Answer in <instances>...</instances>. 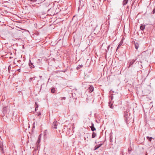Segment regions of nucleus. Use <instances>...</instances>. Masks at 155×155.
Segmentation results:
<instances>
[{"instance_id": "obj_16", "label": "nucleus", "mask_w": 155, "mask_h": 155, "mask_svg": "<svg viewBox=\"0 0 155 155\" xmlns=\"http://www.w3.org/2000/svg\"><path fill=\"white\" fill-rule=\"evenodd\" d=\"M135 48H139V45L138 43H136L135 44Z\"/></svg>"}, {"instance_id": "obj_23", "label": "nucleus", "mask_w": 155, "mask_h": 155, "mask_svg": "<svg viewBox=\"0 0 155 155\" xmlns=\"http://www.w3.org/2000/svg\"><path fill=\"white\" fill-rule=\"evenodd\" d=\"M37 114H38V116H39L40 115H41V113L40 112H38Z\"/></svg>"}, {"instance_id": "obj_9", "label": "nucleus", "mask_w": 155, "mask_h": 155, "mask_svg": "<svg viewBox=\"0 0 155 155\" xmlns=\"http://www.w3.org/2000/svg\"><path fill=\"white\" fill-rule=\"evenodd\" d=\"M136 60H133L131 61L130 62L129 67L131 66L135 62Z\"/></svg>"}, {"instance_id": "obj_12", "label": "nucleus", "mask_w": 155, "mask_h": 155, "mask_svg": "<svg viewBox=\"0 0 155 155\" xmlns=\"http://www.w3.org/2000/svg\"><path fill=\"white\" fill-rule=\"evenodd\" d=\"M97 135L94 132H93L92 134V138H94Z\"/></svg>"}, {"instance_id": "obj_34", "label": "nucleus", "mask_w": 155, "mask_h": 155, "mask_svg": "<svg viewBox=\"0 0 155 155\" xmlns=\"http://www.w3.org/2000/svg\"><path fill=\"white\" fill-rule=\"evenodd\" d=\"M32 0H30V1H32Z\"/></svg>"}, {"instance_id": "obj_8", "label": "nucleus", "mask_w": 155, "mask_h": 155, "mask_svg": "<svg viewBox=\"0 0 155 155\" xmlns=\"http://www.w3.org/2000/svg\"><path fill=\"white\" fill-rule=\"evenodd\" d=\"M123 39H122L121 40L120 43V44H119L117 48H120V46L122 45L123 43Z\"/></svg>"}, {"instance_id": "obj_24", "label": "nucleus", "mask_w": 155, "mask_h": 155, "mask_svg": "<svg viewBox=\"0 0 155 155\" xmlns=\"http://www.w3.org/2000/svg\"><path fill=\"white\" fill-rule=\"evenodd\" d=\"M66 98L65 97H63L62 98L61 100H65V99Z\"/></svg>"}, {"instance_id": "obj_29", "label": "nucleus", "mask_w": 155, "mask_h": 155, "mask_svg": "<svg viewBox=\"0 0 155 155\" xmlns=\"http://www.w3.org/2000/svg\"><path fill=\"white\" fill-rule=\"evenodd\" d=\"M130 151H131L130 150H128V152Z\"/></svg>"}, {"instance_id": "obj_14", "label": "nucleus", "mask_w": 155, "mask_h": 155, "mask_svg": "<svg viewBox=\"0 0 155 155\" xmlns=\"http://www.w3.org/2000/svg\"><path fill=\"white\" fill-rule=\"evenodd\" d=\"M55 89L54 87H53L51 88V92L52 93H54L55 92Z\"/></svg>"}, {"instance_id": "obj_11", "label": "nucleus", "mask_w": 155, "mask_h": 155, "mask_svg": "<svg viewBox=\"0 0 155 155\" xmlns=\"http://www.w3.org/2000/svg\"><path fill=\"white\" fill-rule=\"evenodd\" d=\"M128 2V0H124L123 2V5H125L127 4Z\"/></svg>"}, {"instance_id": "obj_3", "label": "nucleus", "mask_w": 155, "mask_h": 155, "mask_svg": "<svg viewBox=\"0 0 155 155\" xmlns=\"http://www.w3.org/2000/svg\"><path fill=\"white\" fill-rule=\"evenodd\" d=\"M58 124V123L57 121H54L53 123L52 127L54 129H56L57 128Z\"/></svg>"}, {"instance_id": "obj_13", "label": "nucleus", "mask_w": 155, "mask_h": 155, "mask_svg": "<svg viewBox=\"0 0 155 155\" xmlns=\"http://www.w3.org/2000/svg\"><path fill=\"white\" fill-rule=\"evenodd\" d=\"M35 111H36V108H38V105L37 102H35Z\"/></svg>"}, {"instance_id": "obj_7", "label": "nucleus", "mask_w": 155, "mask_h": 155, "mask_svg": "<svg viewBox=\"0 0 155 155\" xmlns=\"http://www.w3.org/2000/svg\"><path fill=\"white\" fill-rule=\"evenodd\" d=\"M29 65L30 66V68H35V66L33 64L31 63L30 60L29 61Z\"/></svg>"}, {"instance_id": "obj_17", "label": "nucleus", "mask_w": 155, "mask_h": 155, "mask_svg": "<svg viewBox=\"0 0 155 155\" xmlns=\"http://www.w3.org/2000/svg\"><path fill=\"white\" fill-rule=\"evenodd\" d=\"M99 148V147L97 145V146H96L94 147V150H96L98 148Z\"/></svg>"}, {"instance_id": "obj_18", "label": "nucleus", "mask_w": 155, "mask_h": 155, "mask_svg": "<svg viewBox=\"0 0 155 155\" xmlns=\"http://www.w3.org/2000/svg\"><path fill=\"white\" fill-rule=\"evenodd\" d=\"M81 68V67H80V65H78L77 66V68H76V69H77V70H79V69H80V68Z\"/></svg>"}, {"instance_id": "obj_25", "label": "nucleus", "mask_w": 155, "mask_h": 155, "mask_svg": "<svg viewBox=\"0 0 155 155\" xmlns=\"http://www.w3.org/2000/svg\"><path fill=\"white\" fill-rule=\"evenodd\" d=\"M102 144H99V145H98V146H99V147H100L101 146V145H102Z\"/></svg>"}, {"instance_id": "obj_31", "label": "nucleus", "mask_w": 155, "mask_h": 155, "mask_svg": "<svg viewBox=\"0 0 155 155\" xmlns=\"http://www.w3.org/2000/svg\"><path fill=\"white\" fill-rule=\"evenodd\" d=\"M110 141H111V140H112L111 139V138L110 139Z\"/></svg>"}, {"instance_id": "obj_35", "label": "nucleus", "mask_w": 155, "mask_h": 155, "mask_svg": "<svg viewBox=\"0 0 155 155\" xmlns=\"http://www.w3.org/2000/svg\"><path fill=\"white\" fill-rule=\"evenodd\" d=\"M10 66H9V67H10ZM8 69H9V68H8Z\"/></svg>"}, {"instance_id": "obj_26", "label": "nucleus", "mask_w": 155, "mask_h": 155, "mask_svg": "<svg viewBox=\"0 0 155 155\" xmlns=\"http://www.w3.org/2000/svg\"><path fill=\"white\" fill-rule=\"evenodd\" d=\"M18 71H19V72H20L21 71V69H18Z\"/></svg>"}, {"instance_id": "obj_4", "label": "nucleus", "mask_w": 155, "mask_h": 155, "mask_svg": "<svg viewBox=\"0 0 155 155\" xmlns=\"http://www.w3.org/2000/svg\"><path fill=\"white\" fill-rule=\"evenodd\" d=\"M94 87L92 85L90 86L87 89V90L90 93L94 91Z\"/></svg>"}, {"instance_id": "obj_21", "label": "nucleus", "mask_w": 155, "mask_h": 155, "mask_svg": "<svg viewBox=\"0 0 155 155\" xmlns=\"http://www.w3.org/2000/svg\"><path fill=\"white\" fill-rule=\"evenodd\" d=\"M113 94H112L110 96V98L111 100H112L113 98Z\"/></svg>"}, {"instance_id": "obj_32", "label": "nucleus", "mask_w": 155, "mask_h": 155, "mask_svg": "<svg viewBox=\"0 0 155 155\" xmlns=\"http://www.w3.org/2000/svg\"><path fill=\"white\" fill-rule=\"evenodd\" d=\"M110 141H111V140H112L111 139V138L110 139Z\"/></svg>"}, {"instance_id": "obj_15", "label": "nucleus", "mask_w": 155, "mask_h": 155, "mask_svg": "<svg viewBox=\"0 0 155 155\" xmlns=\"http://www.w3.org/2000/svg\"><path fill=\"white\" fill-rule=\"evenodd\" d=\"M147 139L148 140L150 141H151L152 140V137H149L147 136Z\"/></svg>"}, {"instance_id": "obj_30", "label": "nucleus", "mask_w": 155, "mask_h": 155, "mask_svg": "<svg viewBox=\"0 0 155 155\" xmlns=\"http://www.w3.org/2000/svg\"><path fill=\"white\" fill-rule=\"evenodd\" d=\"M37 110H38V108H36V111Z\"/></svg>"}, {"instance_id": "obj_6", "label": "nucleus", "mask_w": 155, "mask_h": 155, "mask_svg": "<svg viewBox=\"0 0 155 155\" xmlns=\"http://www.w3.org/2000/svg\"><path fill=\"white\" fill-rule=\"evenodd\" d=\"M91 126H90V128H91V130L92 131H94V130H96V128L94 127V124L93 123H91Z\"/></svg>"}, {"instance_id": "obj_33", "label": "nucleus", "mask_w": 155, "mask_h": 155, "mask_svg": "<svg viewBox=\"0 0 155 155\" xmlns=\"http://www.w3.org/2000/svg\"><path fill=\"white\" fill-rule=\"evenodd\" d=\"M40 78H41L42 77V76H40Z\"/></svg>"}, {"instance_id": "obj_2", "label": "nucleus", "mask_w": 155, "mask_h": 155, "mask_svg": "<svg viewBox=\"0 0 155 155\" xmlns=\"http://www.w3.org/2000/svg\"><path fill=\"white\" fill-rule=\"evenodd\" d=\"M124 117L125 121L127 124L129 123V121L130 120V118L129 117L127 112H124Z\"/></svg>"}, {"instance_id": "obj_20", "label": "nucleus", "mask_w": 155, "mask_h": 155, "mask_svg": "<svg viewBox=\"0 0 155 155\" xmlns=\"http://www.w3.org/2000/svg\"><path fill=\"white\" fill-rule=\"evenodd\" d=\"M110 104H109V105L110 106V108H111L112 109H113V107H112V104H111V105H110Z\"/></svg>"}, {"instance_id": "obj_19", "label": "nucleus", "mask_w": 155, "mask_h": 155, "mask_svg": "<svg viewBox=\"0 0 155 155\" xmlns=\"http://www.w3.org/2000/svg\"><path fill=\"white\" fill-rule=\"evenodd\" d=\"M152 14H154L155 13V8L153 9L152 11Z\"/></svg>"}, {"instance_id": "obj_1", "label": "nucleus", "mask_w": 155, "mask_h": 155, "mask_svg": "<svg viewBox=\"0 0 155 155\" xmlns=\"http://www.w3.org/2000/svg\"><path fill=\"white\" fill-rule=\"evenodd\" d=\"M10 108L9 105L5 106L3 107L2 112L4 114L3 116L5 115V114L8 113V114L10 112Z\"/></svg>"}, {"instance_id": "obj_28", "label": "nucleus", "mask_w": 155, "mask_h": 155, "mask_svg": "<svg viewBox=\"0 0 155 155\" xmlns=\"http://www.w3.org/2000/svg\"><path fill=\"white\" fill-rule=\"evenodd\" d=\"M109 47H110V46H108V47H107V49L109 48Z\"/></svg>"}, {"instance_id": "obj_5", "label": "nucleus", "mask_w": 155, "mask_h": 155, "mask_svg": "<svg viewBox=\"0 0 155 155\" xmlns=\"http://www.w3.org/2000/svg\"><path fill=\"white\" fill-rule=\"evenodd\" d=\"M41 134H40L38 137V140L36 143V144L37 145V147L38 146V144L40 142L41 140Z\"/></svg>"}, {"instance_id": "obj_27", "label": "nucleus", "mask_w": 155, "mask_h": 155, "mask_svg": "<svg viewBox=\"0 0 155 155\" xmlns=\"http://www.w3.org/2000/svg\"><path fill=\"white\" fill-rule=\"evenodd\" d=\"M80 67H81V68L83 66V65H82V64H81V65H80Z\"/></svg>"}, {"instance_id": "obj_10", "label": "nucleus", "mask_w": 155, "mask_h": 155, "mask_svg": "<svg viewBox=\"0 0 155 155\" xmlns=\"http://www.w3.org/2000/svg\"><path fill=\"white\" fill-rule=\"evenodd\" d=\"M145 25H141L140 27V29L142 30H143L145 28Z\"/></svg>"}, {"instance_id": "obj_22", "label": "nucleus", "mask_w": 155, "mask_h": 155, "mask_svg": "<svg viewBox=\"0 0 155 155\" xmlns=\"http://www.w3.org/2000/svg\"><path fill=\"white\" fill-rule=\"evenodd\" d=\"M0 150H1L2 151L3 150V148L2 147H0Z\"/></svg>"}]
</instances>
